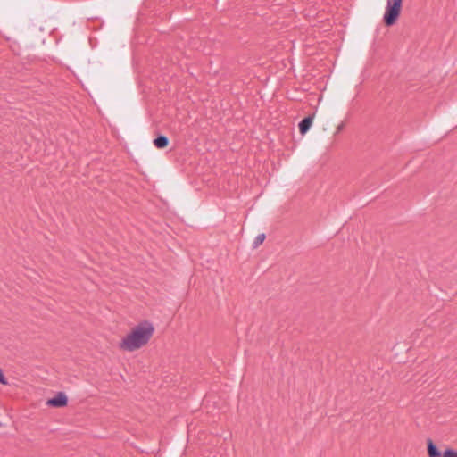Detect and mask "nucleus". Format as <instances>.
I'll return each mask as SVG.
<instances>
[{"mask_svg": "<svg viewBox=\"0 0 457 457\" xmlns=\"http://www.w3.org/2000/svg\"><path fill=\"white\" fill-rule=\"evenodd\" d=\"M0 384L2 385H7V380L3 373L2 369L0 368Z\"/></svg>", "mask_w": 457, "mask_h": 457, "instance_id": "obj_9", "label": "nucleus"}, {"mask_svg": "<svg viewBox=\"0 0 457 457\" xmlns=\"http://www.w3.org/2000/svg\"><path fill=\"white\" fill-rule=\"evenodd\" d=\"M313 120L312 116H307L299 123V130L301 134H305L312 126Z\"/></svg>", "mask_w": 457, "mask_h": 457, "instance_id": "obj_4", "label": "nucleus"}, {"mask_svg": "<svg viewBox=\"0 0 457 457\" xmlns=\"http://www.w3.org/2000/svg\"><path fill=\"white\" fill-rule=\"evenodd\" d=\"M68 398L64 393L60 392L54 397L47 401V404L53 407H63L67 404Z\"/></svg>", "mask_w": 457, "mask_h": 457, "instance_id": "obj_3", "label": "nucleus"}, {"mask_svg": "<svg viewBox=\"0 0 457 457\" xmlns=\"http://www.w3.org/2000/svg\"><path fill=\"white\" fill-rule=\"evenodd\" d=\"M428 453L429 457H442L441 452L431 439L428 440Z\"/></svg>", "mask_w": 457, "mask_h": 457, "instance_id": "obj_5", "label": "nucleus"}, {"mask_svg": "<svg viewBox=\"0 0 457 457\" xmlns=\"http://www.w3.org/2000/svg\"><path fill=\"white\" fill-rule=\"evenodd\" d=\"M403 0H386L383 21L386 26L394 25L401 12Z\"/></svg>", "mask_w": 457, "mask_h": 457, "instance_id": "obj_2", "label": "nucleus"}, {"mask_svg": "<svg viewBox=\"0 0 457 457\" xmlns=\"http://www.w3.org/2000/svg\"><path fill=\"white\" fill-rule=\"evenodd\" d=\"M266 236L264 233L259 234L253 242V247L257 248L264 241Z\"/></svg>", "mask_w": 457, "mask_h": 457, "instance_id": "obj_7", "label": "nucleus"}, {"mask_svg": "<svg viewBox=\"0 0 457 457\" xmlns=\"http://www.w3.org/2000/svg\"><path fill=\"white\" fill-rule=\"evenodd\" d=\"M154 145L157 148H164L169 145V138L164 135H159L154 140Z\"/></svg>", "mask_w": 457, "mask_h": 457, "instance_id": "obj_6", "label": "nucleus"}, {"mask_svg": "<svg viewBox=\"0 0 457 457\" xmlns=\"http://www.w3.org/2000/svg\"><path fill=\"white\" fill-rule=\"evenodd\" d=\"M154 327L149 320L137 324L119 343V348L125 352H134L145 345L153 337Z\"/></svg>", "mask_w": 457, "mask_h": 457, "instance_id": "obj_1", "label": "nucleus"}, {"mask_svg": "<svg viewBox=\"0 0 457 457\" xmlns=\"http://www.w3.org/2000/svg\"><path fill=\"white\" fill-rule=\"evenodd\" d=\"M442 457H457V451L452 448H447L443 452Z\"/></svg>", "mask_w": 457, "mask_h": 457, "instance_id": "obj_8", "label": "nucleus"}]
</instances>
